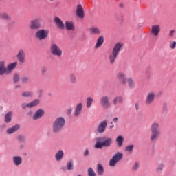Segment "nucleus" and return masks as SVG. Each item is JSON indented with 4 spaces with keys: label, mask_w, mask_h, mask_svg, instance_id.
Here are the masks:
<instances>
[{
    "label": "nucleus",
    "mask_w": 176,
    "mask_h": 176,
    "mask_svg": "<svg viewBox=\"0 0 176 176\" xmlns=\"http://www.w3.org/2000/svg\"><path fill=\"white\" fill-rule=\"evenodd\" d=\"M122 47H123V43H117L114 45L111 54L109 56V61L111 64H115Z\"/></svg>",
    "instance_id": "obj_1"
},
{
    "label": "nucleus",
    "mask_w": 176,
    "mask_h": 176,
    "mask_svg": "<svg viewBox=\"0 0 176 176\" xmlns=\"http://www.w3.org/2000/svg\"><path fill=\"white\" fill-rule=\"evenodd\" d=\"M112 145V138L102 137L97 139L95 144L96 149H102V148H108Z\"/></svg>",
    "instance_id": "obj_2"
},
{
    "label": "nucleus",
    "mask_w": 176,
    "mask_h": 176,
    "mask_svg": "<svg viewBox=\"0 0 176 176\" xmlns=\"http://www.w3.org/2000/svg\"><path fill=\"white\" fill-rule=\"evenodd\" d=\"M65 126V119L59 117L55 120L52 125V131L54 133H60Z\"/></svg>",
    "instance_id": "obj_3"
},
{
    "label": "nucleus",
    "mask_w": 176,
    "mask_h": 176,
    "mask_svg": "<svg viewBox=\"0 0 176 176\" xmlns=\"http://www.w3.org/2000/svg\"><path fill=\"white\" fill-rule=\"evenodd\" d=\"M160 124L157 122H154L151 125V142H156L157 138L160 137V130L159 129Z\"/></svg>",
    "instance_id": "obj_4"
},
{
    "label": "nucleus",
    "mask_w": 176,
    "mask_h": 176,
    "mask_svg": "<svg viewBox=\"0 0 176 176\" xmlns=\"http://www.w3.org/2000/svg\"><path fill=\"white\" fill-rule=\"evenodd\" d=\"M123 159V153L120 152H117L113 157L112 159L109 161L110 167H115L116 166V163L120 162Z\"/></svg>",
    "instance_id": "obj_5"
},
{
    "label": "nucleus",
    "mask_w": 176,
    "mask_h": 176,
    "mask_svg": "<svg viewBox=\"0 0 176 176\" xmlns=\"http://www.w3.org/2000/svg\"><path fill=\"white\" fill-rule=\"evenodd\" d=\"M50 52L52 56H56V57H61L63 56V50L57 44H52L50 46Z\"/></svg>",
    "instance_id": "obj_6"
},
{
    "label": "nucleus",
    "mask_w": 176,
    "mask_h": 176,
    "mask_svg": "<svg viewBox=\"0 0 176 176\" xmlns=\"http://www.w3.org/2000/svg\"><path fill=\"white\" fill-rule=\"evenodd\" d=\"M49 35V30H46L45 29H41L38 30L35 34V37L39 41H42L43 39H46Z\"/></svg>",
    "instance_id": "obj_7"
},
{
    "label": "nucleus",
    "mask_w": 176,
    "mask_h": 176,
    "mask_svg": "<svg viewBox=\"0 0 176 176\" xmlns=\"http://www.w3.org/2000/svg\"><path fill=\"white\" fill-rule=\"evenodd\" d=\"M156 97V93L153 91L148 92L146 97V105H151L153 101H155V98Z\"/></svg>",
    "instance_id": "obj_8"
},
{
    "label": "nucleus",
    "mask_w": 176,
    "mask_h": 176,
    "mask_svg": "<svg viewBox=\"0 0 176 176\" xmlns=\"http://www.w3.org/2000/svg\"><path fill=\"white\" fill-rule=\"evenodd\" d=\"M107 126H108V121L103 120L100 122L97 127V131L99 134H102L105 133V130H107Z\"/></svg>",
    "instance_id": "obj_9"
},
{
    "label": "nucleus",
    "mask_w": 176,
    "mask_h": 176,
    "mask_svg": "<svg viewBox=\"0 0 176 176\" xmlns=\"http://www.w3.org/2000/svg\"><path fill=\"white\" fill-rule=\"evenodd\" d=\"M30 30H39L41 28V20L38 19H33L30 21Z\"/></svg>",
    "instance_id": "obj_10"
},
{
    "label": "nucleus",
    "mask_w": 176,
    "mask_h": 176,
    "mask_svg": "<svg viewBox=\"0 0 176 176\" xmlns=\"http://www.w3.org/2000/svg\"><path fill=\"white\" fill-rule=\"evenodd\" d=\"M100 105H102V107L105 109H107V108H109L110 104H109V99L108 96H102L100 100Z\"/></svg>",
    "instance_id": "obj_11"
},
{
    "label": "nucleus",
    "mask_w": 176,
    "mask_h": 176,
    "mask_svg": "<svg viewBox=\"0 0 176 176\" xmlns=\"http://www.w3.org/2000/svg\"><path fill=\"white\" fill-rule=\"evenodd\" d=\"M16 57L19 63H25V52H24L23 49L19 50Z\"/></svg>",
    "instance_id": "obj_12"
},
{
    "label": "nucleus",
    "mask_w": 176,
    "mask_h": 176,
    "mask_svg": "<svg viewBox=\"0 0 176 176\" xmlns=\"http://www.w3.org/2000/svg\"><path fill=\"white\" fill-rule=\"evenodd\" d=\"M82 109H83V103L80 102L76 104L74 109V115L76 118H78L80 113H82Z\"/></svg>",
    "instance_id": "obj_13"
},
{
    "label": "nucleus",
    "mask_w": 176,
    "mask_h": 176,
    "mask_svg": "<svg viewBox=\"0 0 176 176\" xmlns=\"http://www.w3.org/2000/svg\"><path fill=\"white\" fill-rule=\"evenodd\" d=\"M160 32V25H155L151 27V34H152L153 36H159Z\"/></svg>",
    "instance_id": "obj_14"
},
{
    "label": "nucleus",
    "mask_w": 176,
    "mask_h": 176,
    "mask_svg": "<svg viewBox=\"0 0 176 176\" xmlns=\"http://www.w3.org/2000/svg\"><path fill=\"white\" fill-rule=\"evenodd\" d=\"M54 21L56 25H57L58 28H60V30H64V28H65V25H64V23L63 22V21H61L58 18V16H55Z\"/></svg>",
    "instance_id": "obj_15"
},
{
    "label": "nucleus",
    "mask_w": 176,
    "mask_h": 176,
    "mask_svg": "<svg viewBox=\"0 0 176 176\" xmlns=\"http://www.w3.org/2000/svg\"><path fill=\"white\" fill-rule=\"evenodd\" d=\"M45 115V111L43 109H38L33 116L34 120H38V119H41Z\"/></svg>",
    "instance_id": "obj_16"
},
{
    "label": "nucleus",
    "mask_w": 176,
    "mask_h": 176,
    "mask_svg": "<svg viewBox=\"0 0 176 176\" xmlns=\"http://www.w3.org/2000/svg\"><path fill=\"white\" fill-rule=\"evenodd\" d=\"M76 14L78 17H80V19H83V17H85L83 7H82V5L80 4L77 6Z\"/></svg>",
    "instance_id": "obj_17"
},
{
    "label": "nucleus",
    "mask_w": 176,
    "mask_h": 176,
    "mask_svg": "<svg viewBox=\"0 0 176 176\" xmlns=\"http://www.w3.org/2000/svg\"><path fill=\"white\" fill-rule=\"evenodd\" d=\"M12 162L14 166L19 167V166L23 163V158L21 156H14L12 157Z\"/></svg>",
    "instance_id": "obj_18"
},
{
    "label": "nucleus",
    "mask_w": 176,
    "mask_h": 176,
    "mask_svg": "<svg viewBox=\"0 0 176 176\" xmlns=\"http://www.w3.org/2000/svg\"><path fill=\"white\" fill-rule=\"evenodd\" d=\"M4 74H9L8 67L5 66V61L2 60L0 62V75H3Z\"/></svg>",
    "instance_id": "obj_19"
},
{
    "label": "nucleus",
    "mask_w": 176,
    "mask_h": 176,
    "mask_svg": "<svg viewBox=\"0 0 176 176\" xmlns=\"http://www.w3.org/2000/svg\"><path fill=\"white\" fill-rule=\"evenodd\" d=\"M20 129V125L16 124L11 128H8L6 131L7 134H13Z\"/></svg>",
    "instance_id": "obj_20"
},
{
    "label": "nucleus",
    "mask_w": 176,
    "mask_h": 176,
    "mask_svg": "<svg viewBox=\"0 0 176 176\" xmlns=\"http://www.w3.org/2000/svg\"><path fill=\"white\" fill-rule=\"evenodd\" d=\"M104 36H100L96 41V43L95 45V49H98V47H101L104 43Z\"/></svg>",
    "instance_id": "obj_21"
},
{
    "label": "nucleus",
    "mask_w": 176,
    "mask_h": 176,
    "mask_svg": "<svg viewBox=\"0 0 176 176\" xmlns=\"http://www.w3.org/2000/svg\"><path fill=\"white\" fill-rule=\"evenodd\" d=\"M118 79L122 83V85H125V83L127 82V80L126 79V77L124 76V73L120 72L117 75Z\"/></svg>",
    "instance_id": "obj_22"
},
{
    "label": "nucleus",
    "mask_w": 176,
    "mask_h": 176,
    "mask_svg": "<svg viewBox=\"0 0 176 176\" xmlns=\"http://www.w3.org/2000/svg\"><path fill=\"white\" fill-rule=\"evenodd\" d=\"M89 31L93 35H100V34H101V30L98 27H92L89 29Z\"/></svg>",
    "instance_id": "obj_23"
},
{
    "label": "nucleus",
    "mask_w": 176,
    "mask_h": 176,
    "mask_svg": "<svg viewBox=\"0 0 176 176\" xmlns=\"http://www.w3.org/2000/svg\"><path fill=\"white\" fill-rule=\"evenodd\" d=\"M64 157V151L62 150L58 151L56 154L55 155V159L56 162H60Z\"/></svg>",
    "instance_id": "obj_24"
},
{
    "label": "nucleus",
    "mask_w": 176,
    "mask_h": 176,
    "mask_svg": "<svg viewBox=\"0 0 176 176\" xmlns=\"http://www.w3.org/2000/svg\"><path fill=\"white\" fill-rule=\"evenodd\" d=\"M116 141L117 146H118V148H122V146H123V142L124 141V138H123V136L119 135L116 138Z\"/></svg>",
    "instance_id": "obj_25"
},
{
    "label": "nucleus",
    "mask_w": 176,
    "mask_h": 176,
    "mask_svg": "<svg viewBox=\"0 0 176 176\" xmlns=\"http://www.w3.org/2000/svg\"><path fill=\"white\" fill-rule=\"evenodd\" d=\"M12 116H13V112H8L5 116L6 123H10L12 122Z\"/></svg>",
    "instance_id": "obj_26"
},
{
    "label": "nucleus",
    "mask_w": 176,
    "mask_h": 176,
    "mask_svg": "<svg viewBox=\"0 0 176 176\" xmlns=\"http://www.w3.org/2000/svg\"><path fill=\"white\" fill-rule=\"evenodd\" d=\"M17 67V62H14L7 66L8 74H10Z\"/></svg>",
    "instance_id": "obj_27"
},
{
    "label": "nucleus",
    "mask_w": 176,
    "mask_h": 176,
    "mask_svg": "<svg viewBox=\"0 0 176 176\" xmlns=\"http://www.w3.org/2000/svg\"><path fill=\"white\" fill-rule=\"evenodd\" d=\"M65 27L67 31H72V30H74L75 27L74 26V23L72 21H66Z\"/></svg>",
    "instance_id": "obj_28"
},
{
    "label": "nucleus",
    "mask_w": 176,
    "mask_h": 176,
    "mask_svg": "<svg viewBox=\"0 0 176 176\" xmlns=\"http://www.w3.org/2000/svg\"><path fill=\"white\" fill-rule=\"evenodd\" d=\"M113 102L115 105H118V104H122V102H123V97L122 96L116 97L113 99Z\"/></svg>",
    "instance_id": "obj_29"
},
{
    "label": "nucleus",
    "mask_w": 176,
    "mask_h": 176,
    "mask_svg": "<svg viewBox=\"0 0 176 176\" xmlns=\"http://www.w3.org/2000/svg\"><path fill=\"white\" fill-rule=\"evenodd\" d=\"M41 102L39 99H35L32 101L30 103H28V108H32V107H36Z\"/></svg>",
    "instance_id": "obj_30"
},
{
    "label": "nucleus",
    "mask_w": 176,
    "mask_h": 176,
    "mask_svg": "<svg viewBox=\"0 0 176 176\" xmlns=\"http://www.w3.org/2000/svg\"><path fill=\"white\" fill-rule=\"evenodd\" d=\"M77 80H78L76 79V75L74 73L70 74L69 75L70 83H72L73 85H74L75 83H76Z\"/></svg>",
    "instance_id": "obj_31"
},
{
    "label": "nucleus",
    "mask_w": 176,
    "mask_h": 176,
    "mask_svg": "<svg viewBox=\"0 0 176 176\" xmlns=\"http://www.w3.org/2000/svg\"><path fill=\"white\" fill-rule=\"evenodd\" d=\"M97 171L98 175H102L104 174V167L101 164H98L97 166Z\"/></svg>",
    "instance_id": "obj_32"
},
{
    "label": "nucleus",
    "mask_w": 176,
    "mask_h": 176,
    "mask_svg": "<svg viewBox=\"0 0 176 176\" xmlns=\"http://www.w3.org/2000/svg\"><path fill=\"white\" fill-rule=\"evenodd\" d=\"M93 101H94V99L91 97H88L87 98V108H91V104H93Z\"/></svg>",
    "instance_id": "obj_33"
},
{
    "label": "nucleus",
    "mask_w": 176,
    "mask_h": 176,
    "mask_svg": "<svg viewBox=\"0 0 176 176\" xmlns=\"http://www.w3.org/2000/svg\"><path fill=\"white\" fill-rule=\"evenodd\" d=\"M67 168L69 170V171H71V170H74V162L72 160H69L67 163Z\"/></svg>",
    "instance_id": "obj_34"
},
{
    "label": "nucleus",
    "mask_w": 176,
    "mask_h": 176,
    "mask_svg": "<svg viewBox=\"0 0 176 176\" xmlns=\"http://www.w3.org/2000/svg\"><path fill=\"white\" fill-rule=\"evenodd\" d=\"M133 150H134V145L133 144L126 146L125 148V151L127 152V153H133Z\"/></svg>",
    "instance_id": "obj_35"
},
{
    "label": "nucleus",
    "mask_w": 176,
    "mask_h": 176,
    "mask_svg": "<svg viewBox=\"0 0 176 176\" xmlns=\"http://www.w3.org/2000/svg\"><path fill=\"white\" fill-rule=\"evenodd\" d=\"M128 85H129V87H130L131 89H134L135 86V83H134V80H133V79L131 78L128 79Z\"/></svg>",
    "instance_id": "obj_36"
},
{
    "label": "nucleus",
    "mask_w": 176,
    "mask_h": 176,
    "mask_svg": "<svg viewBox=\"0 0 176 176\" xmlns=\"http://www.w3.org/2000/svg\"><path fill=\"white\" fill-rule=\"evenodd\" d=\"M88 176H97L96 175V172H94V170H93V168H89L88 169Z\"/></svg>",
    "instance_id": "obj_37"
},
{
    "label": "nucleus",
    "mask_w": 176,
    "mask_h": 176,
    "mask_svg": "<svg viewBox=\"0 0 176 176\" xmlns=\"http://www.w3.org/2000/svg\"><path fill=\"white\" fill-rule=\"evenodd\" d=\"M139 168H140V162H136L133 164V167H132V170H133V171H137V170H138Z\"/></svg>",
    "instance_id": "obj_38"
},
{
    "label": "nucleus",
    "mask_w": 176,
    "mask_h": 176,
    "mask_svg": "<svg viewBox=\"0 0 176 176\" xmlns=\"http://www.w3.org/2000/svg\"><path fill=\"white\" fill-rule=\"evenodd\" d=\"M0 19H3V20H9V16H8V14L6 13H0Z\"/></svg>",
    "instance_id": "obj_39"
},
{
    "label": "nucleus",
    "mask_w": 176,
    "mask_h": 176,
    "mask_svg": "<svg viewBox=\"0 0 176 176\" xmlns=\"http://www.w3.org/2000/svg\"><path fill=\"white\" fill-rule=\"evenodd\" d=\"M32 94H33L32 92H30V91L22 93L23 97H32Z\"/></svg>",
    "instance_id": "obj_40"
},
{
    "label": "nucleus",
    "mask_w": 176,
    "mask_h": 176,
    "mask_svg": "<svg viewBox=\"0 0 176 176\" xmlns=\"http://www.w3.org/2000/svg\"><path fill=\"white\" fill-rule=\"evenodd\" d=\"M13 80L14 83H16V82H19V80H20V76H19V74H15L13 77Z\"/></svg>",
    "instance_id": "obj_41"
},
{
    "label": "nucleus",
    "mask_w": 176,
    "mask_h": 176,
    "mask_svg": "<svg viewBox=\"0 0 176 176\" xmlns=\"http://www.w3.org/2000/svg\"><path fill=\"white\" fill-rule=\"evenodd\" d=\"M163 167H164V165L163 164H160L157 168L156 170L157 171H163Z\"/></svg>",
    "instance_id": "obj_42"
},
{
    "label": "nucleus",
    "mask_w": 176,
    "mask_h": 176,
    "mask_svg": "<svg viewBox=\"0 0 176 176\" xmlns=\"http://www.w3.org/2000/svg\"><path fill=\"white\" fill-rule=\"evenodd\" d=\"M170 49H175L176 42L175 41L170 42Z\"/></svg>",
    "instance_id": "obj_43"
},
{
    "label": "nucleus",
    "mask_w": 176,
    "mask_h": 176,
    "mask_svg": "<svg viewBox=\"0 0 176 176\" xmlns=\"http://www.w3.org/2000/svg\"><path fill=\"white\" fill-rule=\"evenodd\" d=\"M46 71H47V68H46V67H41V75L46 74Z\"/></svg>",
    "instance_id": "obj_44"
},
{
    "label": "nucleus",
    "mask_w": 176,
    "mask_h": 176,
    "mask_svg": "<svg viewBox=\"0 0 176 176\" xmlns=\"http://www.w3.org/2000/svg\"><path fill=\"white\" fill-rule=\"evenodd\" d=\"M22 83H27L28 82V77H23L21 78Z\"/></svg>",
    "instance_id": "obj_45"
},
{
    "label": "nucleus",
    "mask_w": 176,
    "mask_h": 176,
    "mask_svg": "<svg viewBox=\"0 0 176 176\" xmlns=\"http://www.w3.org/2000/svg\"><path fill=\"white\" fill-rule=\"evenodd\" d=\"M28 108V104H27V103H23L22 104V108H23V109H25V108Z\"/></svg>",
    "instance_id": "obj_46"
},
{
    "label": "nucleus",
    "mask_w": 176,
    "mask_h": 176,
    "mask_svg": "<svg viewBox=\"0 0 176 176\" xmlns=\"http://www.w3.org/2000/svg\"><path fill=\"white\" fill-rule=\"evenodd\" d=\"M18 140H19V141H21V142H23V141H24V137L19 136Z\"/></svg>",
    "instance_id": "obj_47"
},
{
    "label": "nucleus",
    "mask_w": 176,
    "mask_h": 176,
    "mask_svg": "<svg viewBox=\"0 0 176 176\" xmlns=\"http://www.w3.org/2000/svg\"><path fill=\"white\" fill-rule=\"evenodd\" d=\"M84 156H89V149H86L84 152Z\"/></svg>",
    "instance_id": "obj_48"
},
{
    "label": "nucleus",
    "mask_w": 176,
    "mask_h": 176,
    "mask_svg": "<svg viewBox=\"0 0 176 176\" xmlns=\"http://www.w3.org/2000/svg\"><path fill=\"white\" fill-rule=\"evenodd\" d=\"M174 32H175V30H170L169 33L170 36H173V35H174Z\"/></svg>",
    "instance_id": "obj_49"
},
{
    "label": "nucleus",
    "mask_w": 176,
    "mask_h": 176,
    "mask_svg": "<svg viewBox=\"0 0 176 176\" xmlns=\"http://www.w3.org/2000/svg\"><path fill=\"white\" fill-rule=\"evenodd\" d=\"M135 108L137 111H138V109H140V104H138V103L135 104Z\"/></svg>",
    "instance_id": "obj_50"
},
{
    "label": "nucleus",
    "mask_w": 176,
    "mask_h": 176,
    "mask_svg": "<svg viewBox=\"0 0 176 176\" xmlns=\"http://www.w3.org/2000/svg\"><path fill=\"white\" fill-rule=\"evenodd\" d=\"M61 170H63V171H67V167L66 166H62Z\"/></svg>",
    "instance_id": "obj_51"
},
{
    "label": "nucleus",
    "mask_w": 176,
    "mask_h": 176,
    "mask_svg": "<svg viewBox=\"0 0 176 176\" xmlns=\"http://www.w3.org/2000/svg\"><path fill=\"white\" fill-rule=\"evenodd\" d=\"M113 122L114 123H118V118L116 117V118H113Z\"/></svg>",
    "instance_id": "obj_52"
},
{
    "label": "nucleus",
    "mask_w": 176,
    "mask_h": 176,
    "mask_svg": "<svg viewBox=\"0 0 176 176\" xmlns=\"http://www.w3.org/2000/svg\"><path fill=\"white\" fill-rule=\"evenodd\" d=\"M72 112V109H69L68 110H67V113H71Z\"/></svg>",
    "instance_id": "obj_53"
},
{
    "label": "nucleus",
    "mask_w": 176,
    "mask_h": 176,
    "mask_svg": "<svg viewBox=\"0 0 176 176\" xmlns=\"http://www.w3.org/2000/svg\"><path fill=\"white\" fill-rule=\"evenodd\" d=\"M20 148H21V149H23V148H24V145L21 144V145L20 146Z\"/></svg>",
    "instance_id": "obj_54"
},
{
    "label": "nucleus",
    "mask_w": 176,
    "mask_h": 176,
    "mask_svg": "<svg viewBox=\"0 0 176 176\" xmlns=\"http://www.w3.org/2000/svg\"><path fill=\"white\" fill-rule=\"evenodd\" d=\"M113 127H115V126H114V125H111V126H110V129H113Z\"/></svg>",
    "instance_id": "obj_55"
},
{
    "label": "nucleus",
    "mask_w": 176,
    "mask_h": 176,
    "mask_svg": "<svg viewBox=\"0 0 176 176\" xmlns=\"http://www.w3.org/2000/svg\"><path fill=\"white\" fill-rule=\"evenodd\" d=\"M123 4H120V8H123Z\"/></svg>",
    "instance_id": "obj_56"
},
{
    "label": "nucleus",
    "mask_w": 176,
    "mask_h": 176,
    "mask_svg": "<svg viewBox=\"0 0 176 176\" xmlns=\"http://www.w3.org/2000/svg\"><path fill=\"white\" fill-rule=\"evenodd\" d=\"M17 87H20V86H19V85L16 86V89H17Z\"/></svg>",
    "instance_id": "obj_57"
},
{
    "label": "nucleus",
    "mask_w": 176,
    "mask_h": 176,
    "mask_svg": "<svg viewBox=\"0 0 176 176\" xmlns=\"http://www.w3.org/2000/svg\"><path fill=\"white\" fill-rule=\"evenodd\" d=\"M50 2H53V1H54V0H50Z\"/></svg>",
    "instance_id": "obj_58"
},
{
    "label": "nucleus",
    "mask_w": 176,
    "mask_h": 176,
    "mask_svg": "<svg viewBox=\"0 0 176 176\" xmlns=\"http://www.w3.org/2000/svg\"><path fill=\"white\" fill-rule=\"evenodd\" d=\"M39 93H42V90H40V91H39Z\"/></svg>",
    "instance_id": "obj_59"
}]
</instances>
